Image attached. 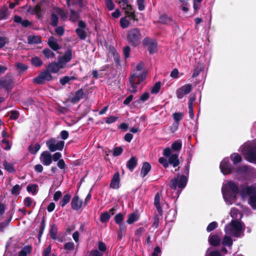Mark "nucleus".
<instances>
[{
	"mask_svg": "<svg viewBox=\"0 0 256 256\" xmlns=\"http://www.w3.org/2000/svg\"><path fill=\"white\" fill-rule=\"evenodd\" d=\"M230 158L234 164H236L237 163L240 162L242 160L241 156L237 154H232L230 156Z\"/></svg>",
	"mask_w": 256,
	"mask_h": 256,
	"instance_id": "nucleus-48",
	"label": "nucleus"
},
{
	"mask_svg": "<svg viewBox=\"0 0 256 256\" xmlns=\"http://www.w3.org/2000/svg\"><path fill=\"white\" fill-rule=\"evenodd\" d=\"M14 20L16 23L20 24L24 27H27L31 24V22L29 20H22L21 17L17 16H14Z\"/></svg>",
	"mask_w": 256,
	"mask_h": 256,
	"instance_id": "nucleus-27",
	"label": "nucleus"
},
{
	"mask_svg": "<svg viewBox=\"0 0 256 256\" xmlns=\"http://www.w3.org/2000/svg\"><path fill=\"white\" fill-rule=\"evenodd\" d=\"M82 206H84L82 201L79 198L78 196H76L72 198L71 202L72 209L78 210L81 208Z\"/></svg>",
	"mask_w": 256,
	"mask_h": 256,
	"instance_id": "nucleus-20",
	"label": "nucleus"
},
{
	"mask_svg": "<svg viewBox=\"0 0 256 256\" xmlns=\"http://www.w3.org/2000/svg\"><path fill=\"white\" fill-rule=\"evenodd\" d=\"M138 220V217L135 213H132L128 215V218L126 220L127 223L132 224Z\"/></svg>",
	"mask_w": 256,
	"mask_h": 256,
	"instance_id": "nucleus-46",
	"label": "nucleus"
},
{
	"mask_svg": "<svg viewBox=\"0 0 256 256\" xmlns=\"http://www.w3.org/2000/svg\"><path fill=\"white\" fill-rule=\"evenodd\" d=\"M120 7L124 10L128 18L131 20H135L134 10L131 5L128 4V2H126V4H120Z\"/></svg>",
	"mask_w": 256,
	"mask_h": 256,
	"instance_id": "nucleus-18",
	"label": "nucleus"
},
{
	"mask_svg": "<svg viewBox=\"0 0 256 256\" xmlns=\"http://www.w3.org/2000/svg\"><path fill=\"white\" fill-rule=\"evenodd\" d=\"M183 117V114L181 112H176L173 114V118L174 120L176 122L175 124V130L178 128V122L181 120Z\"/></svg>",
	"mask_w": 256,
	"mask_h": 256,
	"instance_id": "nucleus-41",
	"label": "nucleus"
},
{
	"mask_svg": "<svg viewBox=\"0 0 256 256\" xmlns=\"http://www.w3.org/2000/svg\"><path fill=\"white\" fill-rule=\"evenodd\" d=\"M40 146L38 144H31L28 147V150L32 154H36L40 149Z\"/></svg>",
	"mask_w": 256,
	"mask_h": 256,
	"instance_id": "nucleus-37",
	"label": "nucleus"
},
{
	"mask_svg": "<svg viewBox=\"0 0 256 256\" xmlns=\"http://www.w3.org/2000/svg\"><path fill=\"white\" fill-rule=\"evenodd\" d=\"M151 169V166L147 162H144L142 166L140 175L142 178H144L150 171Z\"/></svg>",
	"mask_w": 256,
	"mask_h": 256,
	"instance_id": "nucleus-26",
	"label": "nucleus"
},
{
	"mask_svg": "<svg viewBox=\"0 0 256 256\" xmlns=\"http://www.w3.org/2000/svg\"><path fill=\"white\" fill-rule=\"evenodd\" d=\"M126 38L131 46H136L138 45L142 38V35L140 29L133 28L130 30L128 32Z\"/></svg>",
	"mask_w": 256,
	"mask_h": 256,
	"instance_id": "nucleus-6",
	"label": "nucleus"
},
{
	"mask_svg": "<svg viewBox=\"0 0 256 256\" xmlns=\"http://www.w3.org/2000/svg\"><path fill=\"white\" fill-rule=\"evenodd\" d=\"M13 87V82L12 80L5 78H0V90L5 88L10 90Z\"/></svg>",
	"mask_w": 256,
	"mask_h": 256,
	"instance_id": "nucleus-21",
	"label": "nucleus"
},
{
	"mask_svg": "<svg viewBox=\"0 0 256 256\" xmlns=\"http://www.w3.org/2000/svg\"><path fill=\"white\" fill-rule=\"evenodd\" d=\"M160 22L164 24H170L172 22V19L170 16L164 14L160 16Z\"/></svg>",
	"mask_w": 256,
	"mask_h": 256,
	"instance_id": "nucleus-40",
	"label": "nucleus"
},
{
	"mask_svg": "<svg viewBox=\"0 0 256 256\" xmlns=\"http://www.w3.org/2000/svg\"><path fill=\"white\" fill-rule=\"evenodd\" d=\"M143 44L148 47L150 54H154L157 52V42L155 40L149 38H145L143 40Z\"/></svg>",
	"mask_w": 256,
	"mask_h": 256,
	"instance_id": "nucleus-13",
	"label": "nucleus"
},
{
	"mask_svg": "<svg viewBox=\"0 0 256 256\" xmlns=\"http://www.w3.org/2000/svg\"><path fill=\"white\" fill-rule=\"evenodd\" d=\"M143 68L144 64L139 63L136 66V72L130 76L129 79L130 86L128 88L130 92L136 93L137 92V86L146 79V72L142 70Z\"/></svg>",
	"mask_w": 256,
	"mask_h": 256,
	"instance_id": "nucleus-2",
	"label": "nucleus"
},
{
	"mask_svg": "<svg viewBox=\"0 0 256 256\" xmlns=\"http://www.w3.org/2000/svg\"><path fill=\"white\" fill-rule=\"evenodd\" d=\"M79 18V14L74 10H70V20L72 22L77 21Z\"/></svg>",
	"mask_w": 256,
	"mask_h": 256,
	"instance_id": "nucleus-50",
	"label": "nucleus"
},
{
	"mask_svg": "<svg viewBox=\"0 0 256 256\" xmlns=\"http://www.w3.org/2000/svg\"><path fill=\"white\" fill-rule=\"evenodd\" d=\"M120 24L122 28H126L129 26L130 22L126 18H122L120 20Z\"/></svg>",
	"mask_w": 256,
	"mask_h": 256,
	"instance_id": "nucleus-54",
	"label": "nucleus"
},
{
	"mask_svg": "<svg viewBox=\"0 0 256 256\" xmlns=\"http://www.w3.org/2000/svg\"><path fill=\"white\" fill-rule=\"evenodd\" d=\"M16 66L20 70V72H22L26 70L28 68V66L20 62L16 63Z\"/></svg>",
	"mask_w": 256,
	"mask_h": 256,
	"instance_id": "nucleus-59",
	"label": "nucleus"
},
{
	"mask_svg": "<svg viewBox=\"0 0 256 256\" xmlns=\"http://www.w3.org/2000/svg\"><path fill=\"white\" fill-rule=\"evenodd\" d=\"M110 218V214L108 212L102 213L100 215V220L102 223L108 222Z\"/></svg>",
	"mask_w": 256,
	"mask_h": 256,
	"instance_id": "nucleus-43",
	"label": "nucleus"
},
{
	"mask_svg": "<svg viewBox=\"0 0 256 256\" xmlns=\"http://www.w3.org/2000/svg\"><path fill=\"white\" fill-rule=\"evenodd\" d=\"M8 14L6 8L2 9L0 10V20L6 19L8 16Z\"/></svg>",
	"mask_w": 256,
	"mask_h": 256,
	"instance_id": "nucleus-57",
	"label": "nucleus"
},
{
	"mask_svg": "<svg viewBox=\"0 0 256 256\" xmlns=\"http://www.w3.org/2000/svg\"><path fill=\"white\" fill-rule=\"evenodd\" d=\"M2 146L4 149L8 150L11 148V144L8 140L4 139L2 141Z\"/></svg>",
	"mask_w": 256,
	"mask_h": 256,
	"instance_id": "nucleus-52",
	"label": "nucleus"
},
{
	"mask_svg": "<svg viewBox=\"0 0 256 256\" xmlns=\"http://www.w3.org/2000/svg\"><path fill=\"white\" fill-rule=\"evenodd\" d=\"M222 192L223 198L227 204H232L236 200V194L238 192V188L232 181H228L224 184Z\"/></svg>",
	"mask_w": 256,
	"mask_h": 256,
	"instance_id": "nucleus-1",
	"label": "nucleus"
},
{
	"mask_svg": "<svg viewBox=\"0 0 256 256\" xmlns=\"http://www.w3.org/2000/svg\"><path fill=\"white\" fill-rule=\"evenodd\" d=\"M52 76L48 70L40 72L37 77L34 78V82L35 83L40 84L46 80L50 81L52 80Z\"/></svg>",
	"mask_w": 256,
	"mask_h": 256,
	"instance_id": "nucleus-14",
	"label": "nucleus"
},
{
	"mask_svg": "<svg viewBox=\"0 0 256 256\" xmlns=\"http://www.w3.org/2000/svg\"><path fill=\"white\" fill-rule=\"evenodd\" d=\"M192 90V86L190 84H186L176 91V95L178 99H181L189 94Z\"/></svg>",
	"mask_w": 256,
	"mask_h": 256,
	"instance_id": "nucleus-15",
	"label": "nucleus"
},
{
	"mask_svg": "<svg viewBox=\"0 0 256 256\" xmlns=\"http://www.w3.org/2000/svg\"><path fill=\"white\" fill-rule=\"evenodd\" d=\"M50 234L52 239L56 240L57 238V228L56 226L53 225L52 226L50 232Z\"/></svg>",
	"mask_w": 256,
	"mask_h": 256,
	"instance_id": "nucleus-47",
	"label": "nucleus"
},
{
	"mask_svg": "<svg viewBox=\"0 0 256 256\" xmlns=\"http://www.w3.org/2000/svg\"><path fill=\"white\" fill-rule=\"evenodd\" d=\"M4 168L9 172H13L15 171L13 164L10 163L4 162Z\"/></svg>",
	"mask_w": 256,
	"mask_h": 256,
	"instance_id": "nucleus-51",
	"label": "nucleus"
},
{
	"mask_svg": "<svg viewBox=\"0 0 256 256\" xmlns=\"http://www.w3.org/2000/svg\"><path fill=\"white\" fill-rule=\"evenodd\" d=\"M144 0H136L138 8L140 11L144 10L145 8V6L144 4Z\"/></svg>",
	"mask_w": 256,
	"mask_h": 256,
	"instance_id": "nucleus-63",
	"label": "nucleus"
},
{
	"mask_svg": "<svg viewBox=\"0 0 256 256\" xmlns=\"http://www.w3.org/2000/svg\"><path fill=\"white\" fill-rule=\"evenodd\" d=\"M34 203V200L30 197H26L24 200V204L26 207L31 206Z\"/></svg>",
	"mask_w": 256,
	"mask_h": 256,
	"instance_id": "nucleus-53",
	"label": "nucleus"
},
{
	"mask_svg": "<svg viewBox=\"0 0 256 256\" xmlns=\"http://www.w3.org/2000/svg\"><path fill=\"white\" fill-rule=\"evenodd\" d=\"M182 146V142L181 140H178L174 141L172 144V148L174 151L180 150Z\"/></svg>",
	"mask_w": 256,
	"mask_h": 256,
	"instance_id": "nucleus-38",
	"label": "nucleus"
},
{
	"mask_svg": "<svg viewBox=\"0 0 256 256\" xmlns=\"http://www.w3.org/2000/svg\"><path fill=\"white\" fill-rule=\"evenodd\" d=\"M28 40L30 44H40L41 42V37L36 36H29L28 37Z\"/></svg>",
	"mask_w": 256,
	"mask_h": 256,
	"instance_id": "nucleus-31",
	"label": "nucleus"
},
{
	"mask_svg": "<svg viewBox=\"0 0 256 256\" xmlns=\"http://www.w3.org/2000/svg\"><path fill=\"white\" fill-rule=\"evenodd\" d=\"M217 226H218L217 222H213L210 223L208 225V226L206 228V230L208 232H210L213 230H214L217 227Z\"/></svg>",
	"mask_w": 256,
	"mask_h": 256,
	"instance_id": "nucleus-58",
	"label": "nucleus"
},
{
	"mask_svg": "<svg viewBox=\"0 0 256 256\" xmlns=\"http://www.w3.org/2000/svg\"><path fill=\"white\" fill-rule=\"evenodd\" d=\"M122 152V148L119 146L116 148L113 152V156H120Z\"/></svg>",
	"mask_w": 256,
	"mask_h": 256,
	"instance_id": "nucleus-64",
	"label": "nucleus"
},
{
	"mask_svg": "<svg viewBox=\"0 0 256 256\" xmlns=\"http://www.w3.org/2000/svg\"><path fill=\"white\" fill-rule=\"evenodd\" d=\"M106 6L109 10H112L114 8V4L112 0H105Z\"/></svg>",
	"mask_w": 256,
	"mask_h": 256,
	"instance_id": "nucleus-61",
	"label": "nucleus"
},
{
	"mask_svg": "<svg viewBox=\"0 0 256 256\" xmlns=\"http://www.w3.org/2000/svg\"><path fill=\"white\" fill-rule=\"evenodd\" d=\"M50 20H51V24L52 26H57L58 22V17L56 14H52L51 16Z\"/></svg>",
	"mask_w": 256,
	"mask_h": 256,
	"instance_id": "nucleus-60",
	"label": "nucleus"
},
{
	"mask_svg": "<svg viewBox=\"0 0 256 256\" xmlns=\"http://www.w3.org/2000/svg\"><path fill=\"white\" fill-rule=\"evenodd\" d=\"M72 50L68 49L62 56H59L58 58V62L59 64L64 68H66L67 64L72 59Z\"/></svg>",
	"mask_w": 256,
	"mask_h": 256,
	"instance_id": "nucleus-10",
	"label": "nucleus"
},
{
	"mask_svg": "<svg viewBox=\"0 0 256 256\" xmlns=\"http://www.w3.org/2000/svg\"><path fill=\"white\" fill-rule=\"evenodd\" d=\"M163 154L165 156H169L168 163L172 164L174 167H176L180 164V161L178 159V154H171V150L170 148H167L164 150Z\"/></svg>",
	"mask_w": 256,
	"mask_h": 256,
	"instance_id": "nucleus-12",
	"label": "nucleus"
},
{
	"mask_svg": "<svg viewBox=\"0 0 256 256\" xmlns=\"http://www.w3.org/2000/svg\"><path fill=\"white\" fill-rule=\"evenodd\" d=\"M40 160L44 165L46 166L50 165L52 162V156L48 151L44 152L41 154Z\"/></svg>",
	"mask_w": 256,
	"mask_h": 256,
	"instance_id": "nucleus-17",
	"label": "nucleus"
},
{
	"mask_svg": "<svg viewBox=\"0 0 256 256\" xmlns=\"http://www.w3.org/2000/svg\"><path fill=\"white\" fill-rule=\"evenodd\" d=\"M154 204L158 214L162 216V210L160 205V196L158 192H157L155 195Z\"/></svg>",
	"mask_w": 256,
	"mask_h": 256,
	"instance_id": "nucleus-25",
	"label": "nucleus"
},
{
	"mask_svg": "<svg viewBox=\"0 0 256 256\" xmlns=\"http://www.w3.org/2000/svg\"><path fill=\"white\" fill-rule=\"evenodd\" d=\"M124 220L123 215L121 213H119L117 214L114 217V220L116 222L119 224L120 227V230H123L124 228H122V220Z\"/></svg>",
	"mask_w": 256,
	"mask_h": 256,
	"instance_id": "nucleus-39",
	"label": "nucleus"
},
{
	"mask_svg": "<svg viewBox=\"0 0 256 256\" xmlns=\"http://www.w3.org/2000/svg\"><path fill=\"white\" fill-rule=\"evenodd\" d=\"M46 2V0H42L35 6H31L26 5L23 6V9L25 10L27 12L30 14H36L38 18L41 16L42 6L44 3Z\"/></svg>",
	"mask_w": 256,
	"mask_h": 256,
	"instance_id": "nucleus-8",
	"label": "nucleus"
},
{
	"mask_svg": "<svg viewBox=\"0 0 256 256\" xmlns=\"http://www.w3.org/2000/svg\"><path fill=\"white\" fill-rule=\"evenodd\" d=\"M64 248L66 250L67 254L70 253L74 250V244L73 242H66L64 246Z\"/></svg>",
	"mask_w": 256,
	"mask_h": 256,
	"instance_id": "nucleus-36",
	"label": "nucleus"
},
{
	"mask_svg": "<svg viewBox=\"0 0 256 256\" xmlns=\"http://www.w3.org/2000/svg\"><path fill=\"white\" fill-rule=\"evenodd\" d=\"M48 70L52 73H57L60 69L64 68L57 61L50 64L48 66Z\"/></svg>",
	"mask_w": 256,
	"mask_h": 256,
	"instance_id": "nucleus-22",
	"label": "nucleus"
},
{
	"mask_svg": "<svg viewBox=\"0 0 256 256\" xmlns=\"http://www.w3.org/2000/svg\"><path fill=\"white\" fill-rule=\"evenodd\" d=\"M71 198V196L68 194H66L62 197V200L60 202V204L62 207H64L70 201Z\"/></svg>",
	"mask_w": 256,
	"mask_h": 256,
	"instance_id": "nucleus-35",
	"label": "nucleus"
},
{
	"mask_svg": "<svg viewBox=\"0 0 256 256\" xmlns=\"http://www.w3.org/2000/svg\"><path fill=\"white\" fill-rule=\"evenodd\" d=\"M242 149L246 160L250 162L256 164V144L254 142L247 143Z\"/></svg>",
	"mask_w": 256,
	"mask_h": 256,
	"instance_id": "nucleus-5",
	"label": "nucleus"
},
{
	"mask_svg": "<svg viewBox=\"0 0 256 256\" xmlns=\"http://www.w3.org/2000/svg\"><path fill=\"white\" fill-rule=\"evenodd\" d=\"M158 162L160 164H162L164 168H168V161L166 158L161 157L159 158Z\"/></svg>",
	"mask_w": 256,
	"mask_h": 256,
	"instance_id": "nucleus-62",
	"label": "nucleus"
},
{
	"mask_svg": "<svg viewBox=\"0 0 256 256\" xmlns=\"http://www.w3.org/2000/svg\"><path fill=\"white\" fill-rule=\"evenodd\" d=\"M186 182V178L184 176L182 175L172 179L170 184V186L174 189H176L177 187L182 189L185 187Z\"/></svg>",
	"mask_w": 256,
	"mask_h": 256,
	"instance_id": "nucleus-9",
	"label": "nucleus"
},
{
	"mask_svg": "<svg viewBox=\"0 0 256 256\" xmlns=\"http://www.w3.org/2000/svg\"><path fill=\"white\" fill-rule=\"evenodd\" d=\"M48 44L54 50L56 51L61 48V46L58 44L57 40L53 36H51L48 38Z\"/></svg>",
	"mask_w": 256,
	"mask_h": 256,
	"instance_id": "nucleus-24",
	"label": "nucleus"
},
{
	"mask_svg": "<svg viewBox=\"0 0 256 256\" xmlns=\"http://www.w3.org/2000/svg\"><path fill=\"white\" fill-rule=\"evenodd\" d=\"M76 32L80 39L84 40L86 38V32L83 29L77 28L76 30Z\"/></svg>",
	"mask_w": 256,
	"mask_h": 256,
	"instance_id": "nucleus-55",
	"label": "nucleus"
},
{
	"mask_svg": "<svg viewBox=\"0 0 256 256\" xmlns=\"http://www.w3.org/2000/svg\"><path fill=\"white\" fill-rule=\"evenodd\" d=\"M46 144L49 150L54 152L56 150H62L64 148V142L52 138L46 141Z\"/></svg>",
	"mask_w": 256,
	"mask_h": 256,
	"instance_id": "nucleus-7",
	"label": "nucleus"
},
{
	"mask_svg": "<svg viewBox=\"0 0 256 256\" xmlns=\"http://www.w3.org/2000/svg\"><path fill=\"white\" fill-rule=\"evenodd\" d=\"M220 168L222 172L224 175L232 172V166L230 165L229 159L228 158H224L222 160L220 164Z\"/></svg>",
	"mask_w": 256,
	"mask_h": 256,
	"instance_id": "nucleus-16",
	"label": "nucleus"
},
{
	"mask_svg": "<svg viewBox=\"0 0 256 256\" xmlns=\"http://www.w3.org/2000/svg\"><path fill=\"white\" fill-rule=\"evenodd\" d=\"M204 69L203 65L202 64H197L194 66V69L192 76L193 78L197 77L200 72H202Z\"/></svg>",
	"mask_w": 256,
	"mask_h": 256,
	"instance_id": "nucleus-30",
	"label": "nucleus"
},
{
	"mask_svg": "<svg viewBox=\"0 0 256 256\" xmlns=\"http://www.w3.org/2000/svg\"><path fill=\"white\" fill-rule=\"evenodd\" d=\"M32 64L36 66H40L42 64V61L38 57H34L32 59Z\"/></svg>",
	"mask_w": 256,
	"mask_h": 256,
	"instance_id": "nucleus-56",
	"label": "nucleus"
},
{
	"mask_svg": "<svg viewBox=\"0 0 256 256\" xmlns=\"http://www.w3.org/2000/svg\"><path fill=\"white\" fill-rule=\"evenodd\" d=\"M120 174L118 172L115 173L111 180L110 187L113 189H118L120 186Z\"/></svg>",
	"mask_w": 256,
	"mask_h": 256,
	"instance_id": "nucleus-23",
	"label": "nucleus"
},
{
	"mask_svg": "<svg viewBox=\"0 0 256 256\" xmlns=\"http://www.w3.org/2000/svg\"><path fill=\"white\" fill-rule=\"evenodd\" d=\"M32 248L30 246H25L18 254V256H27L31 252Z\"/></svg>",
	"mask_w": 256,
	"mask_h": 256,
	"instance_id": "nucleus-34",
	"label": "nucleus"
},
{
	"mask_svg": "<svg viewBox=\"0 0 256 256\" xmlns=\"http://www.w3.org/2000/svg\"><path fill=\"white\" fill-rule=\"evenodd\" d=\"M137 164V160L135 157H132L127 162L126 166L132 172Z\"/></svg>",
	"mask_w": 256,
	"mask_h": 256,
	"instance_id": "nucleus-29",
	"label": "nucleus"
},
{
	"mask_svg": "<svg viewBox=\"0 0 256 256\" xmlns=\"http://www.w3.org/2000/svg\"><path fill=\"white\" fill-rule=\"evenodd\" d=\"M220 238L217 235H212L210 236L208 241L210 244L217 246L220 242Z\"/></svg>",
	"mask_w": 256,
	"mask_h": 256,
	"instance_id": "nucleus-28",
	"label": "nucleus"
},
{
	"mask_svg": "<svg viewBox=\"0 0 256 256\" xmlns=\"http://www.w3.org/2000/svg\"><path fill=\"white\" fill-rule=\"evenodd\" d=\"M161 84L160 82H156L152 87L150 92L152 94H158L160 88Z\"/></svg>",
	"mask_w": 256,
	"mask_h": 256,
	"instance_id": "nucleus-45",
	"label": "nucleus"
},
{
	"mask_svg": "<svg viewBox=\"0 0 256 256\" xmlns=\"http://www.w3.org/2000/svg\"><path fill=\"white\" fill-rule=\"evenodd\" d=\"M22 187L18 184H16L13 186L11 190V193L13 195L18 196L19 194Z\"/></svg>",
	"mask_w": 256,
	"mask_h": 256,
	"instance_id": "nucleus-49",
	"label": "nucleus"
},
{
	"mask_svg": "<svg viewBox=\"0 0 256 256\" xmlns=\"http://www.w3.org/2000/svg\"><path fill=\"white\" fill-rule=\"evenodd\" d=\"M87 97L86 93L82 88H80L75 92L74 95L72 98V102L73 103H77L82 99L86 98Z\"/></svg>",
	"mask_w": 256,
	"mask_h": 256,
	"instance_id": "nucleus-19",
	"label": "nucleus"
},
{
	"mask_svg": "<svg viewBox=\"0 0 256 256\" xmlns=\"http://www.w3.org/2000/svg\"><path fill=\"white\" fill-rule=\"evenodd\" d=\"M222 244L224 246H231L232 244V240L230 237L226 236L222 240Z\"/></svg>",
	"mask_w": 256,
	"mask_h": 256,
	"instance_id": "nucleus-44",
	"label": "nucleus"
},
{
	"mask_svg": "<svg viewBox=\"0 0 256 256\" xmlns=\"http://www.w3.org/2000/svg\"><path fill=\"white\" fill-rule=\"evenodd\" d=\"M236 206L240 208V209L235 208H232L230 214L233 219H236L235 220H237L242 218V212H246L248 211L250 212V210L248 208H244L240 204H237Z\"/></svg>",
	"mask_w": 256,
	"mask_h": 256,
	"instance_id": "nucleus-11",
	"label": "nucleus"
},
{
	"mask_svg": "<svg viewBox=\"0 0 256 256\" xmlns=\"http://www.w3.org/2000/svg\"><path fill=\"white\" fill-rule=\"evenodd\" d=\"M42 53L47 58H52L55 57V54L49 48H44Z\"/></svg>",
	"mask_w": 256,
	"mask_h": 256,
	"instance_id": "nucleus-42",
	"label": "nucleus"
},
{
	"mask_svg": "<svg viewBox=\"0 0 256 256\" xmlns=\"http://www.w3.org/2000/svg\"><path fill=\"white\" fill-rule=\"evenodd\" d=\"M205 256H222L220 252L213 249L212 248H208L205 254Z\"/></svg>",
	"mask_w": 256,
	"mask_h": 256,
	"instance_id": "nucleus-32",
	"label": "nucleus"
},
{
	"mask_svg": "<svg viewBox=\"0 0 256 256\" xmlns=\"http://www.w3.org/2000/svg\"><path fill=\"white\" fill-rule=\"evenodd\" d=\"M244 229L245 226L244 224L233 220L226 226L224 231L226 234L238 238L243 235Z\"/></svg>",
	"mask_w": 256,
	"mask_h": 256,
	"instance_id": "nucleus-4",
	"label": "nucleus"
},
{
	"mask_svg": "<svg viewBox=\"0 0 256 256\" xmlns=\"http://www.w3.org/2000/svg\"><path fill=\"white\" fill-rule=\"evenodd\" d=\"M26 190L33 195H36L38 191V186L36 184H28L26 187Z\"/></svg>",
	"mask_w": 256,
	"mask_h": 256,
	"instance_id": "nucleus-33",
	"label": "nucleus"
},
{
	"mask_svg": "<svg viewBox=\"0 0 256 256\" xmlns=\"http://www.w3.org/2000/svg\"><path fill=\"white\" fill-rule=\"evenodd\" d=\"M240 195L242 198L250 196L248 204L256 210V184H244L240 186Z\"/></svg>",
	"mask_w": 256,
	"mask_h": 256,
	"instance_id": "nucleus-3",
	"label": "nucleus"
}]
</instances>
